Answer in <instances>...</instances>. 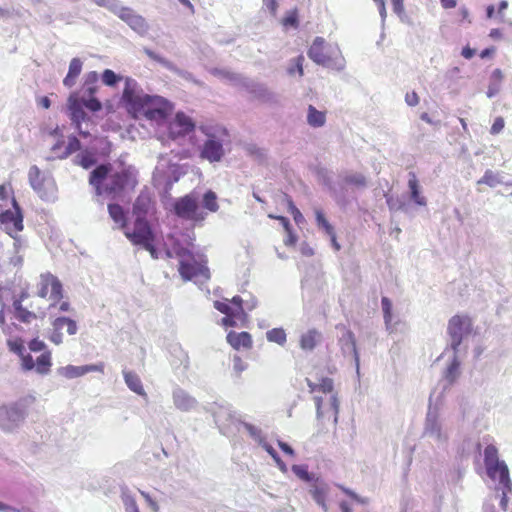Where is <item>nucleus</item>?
I'll use <instances>...</instances> for the list:
<instances>
[{
  "label": "nucleus",
  "instance_id": "obj_13",
  "mask_svg": "<svg viewBox=\"0 0 512 512\" xmlns=\"http://www.w3.org/2000/svg\"><path fill=\"white\" fill-rule=\"evenodd\" d=\"M174 210L180 218L195 222H201L206 217V214L199 209L197 199L191 195L178 199L174 204Z\"/></svg>",
  "mask_w": 512,
  "mask_h": 512
},
{
  "label": "nucleus",
  "instance_id": "obj_38",
  "mask_svg": "<svg viewBox=\"0 0 512 512\" xmlns=\"http://www.w3.org/2000/svg\"><path fill=\"white\" fill-rule=\"evenodd\" d=\"M315 216L318 227L322 228L327 235L335 232L333 226L328 222L324 213L320 209L315 211Z\"/></svg>",
  "mask_w": 512,
  "mask_h": 512
},
{
  "label": "nucleus",
  "instance_id": "obj_6",
  "mask_svg": "<svg viewBox=\"0 0 512 512\" xmlns=\"http://www.w3.org/2000/svg\"><path fill=\"white\" fill-rule=\"evenodd\" d=\"M484 462L487 474L491 479H498L502 486L512 491V482L509 477V470L504 461L498 458V449L490 444L484 450Z\"/></svg>",
  "mask_w": 512,
  "mask_h": 512
},
{
  "label": "nucleus",
  "instance_id": "obj_24",
  "mask_svg": "<svg viewBox=\"0 0 512 512\" xmlns=\"http://www.w3.org/2000/svg\"><path fill=\"white\" fill-rule=\"evenodd\" d=\"M123 377L130 390L140 396H146L140 377L133 371L124 370Z\"/></svg>",
  "mask_w": 512,
  "mask_h": 512
},
{
  "label": "nucleus",
  "instance_id": "obj_23",
  "mask_svg": "<svg viewBox=\"0 0 512 512\" xmlns=\"http://www.w3.org/2000/svg\"><path fill=\"white\" fill-rule=\"evenodd\" d=\"M173 402L174 405L182 411H189L195 405V399L188 395L182 389H177L173 392Z\"/></svg>",
  "mask_w": 512,
  "mask_h": 512
},
{
  "label": "nucleus",
  "instance_id": "obj_35",
  "mask_svg": "<svg viewBox=\"0 0 512 512\" xmlns=\"http://www.w3.org/2000/svg\"><path fill=\"white\" fill-rule=\"evenodd\" d=\"M203 206L209 212L215 213L219 209V205L217 202V195L212 190L207 191L203 195Z\"/></svg>",
  "mask_w": 512,
  "mask_h": 512
},
{
  "label": "nucleus",
  "instance_id": "obj_52",
  "mask_svg": "<svg viewBox=\"0 0 512 512\" xmlns=\"http://www.w3.org/2000/svg\"><path fill=\"white\" fill-rule=\"evenodd\" d=\"M140 493H141L142 497L145 499V501L147 502V504L149 505V507L151 508V510L153 512H159L158 503L155 500H153L147 492L140 491Z\"/></svg>",
  "mask_w": 512,
  "mask_h": 512
},
{
  "label": "nucleus",
  "instance_id": "obj_10",
  "mask_svg": "<svg viewBox=\"0 0 512 512\" xmlns=\"http://www.w3.org/2000/svg\"><path fill=\"white\" fill-rule=\"evenodd\" d=\"M123 232L133 245L140 246L149 240H155L152 228L143 216H137L133 223V227L130 228L127 225Z\"/></svg>",
  "mask_w": 512,
  "mask_h": 512
},
{
  "label": "nucleus",
  "instance_id": "obj_64",
  "mask_svg": "<svg viewBox=\"0 0 512 512\" xmlns=\"http://www.w3.org/2000/svg\"><path fill=\"white\" fill-rule=\"evenodd\" d=\"M278 446L279 448L287 455L289 456H294V450L292 449V447L290 445H288L287 443L283 442V441H278Z\"/></svg>",
  "mask_w": 512,
  "mask_h": 512
},
{
  "label": "nucleus",
  "instance_id": "obj_12",
  "mask_svg": "<svg viewBox=\"0 0 512 512\" xmlns=\"http://www.w3.org/2000/svg\"><path fill=\"white\" fill-rule=\"evenodd\" d=\"M99 75L96 71H90L85 75L82 85L83 104L91 112H98L102 109L101 102L94 96L99 89Z\"/></svg>",
  "mask_w": 512,
  "mask_h": 512
},
{
  "label": "nucleus",
  "instance_id": "obj_46",
  "mask_svg": "<svg viewBox=\"0 0 512 512\" xmlns=\"http://www.w3.org/2000/svg\"><path fill=\"white\" fill-rule=\"evenodd\" d=\"M504 126H505L504 119L502 117H497V118H495V120L490 128V133L492 135H497L503 130Z\"/></svg>",
  "mask_w": 512,
  "mask_h": 512
},
{
  "label": "nucleus",
  "instance_id": "obj_18",
  "mask_svg": "<svg viewBox=\"0 0 512 512\" xmlns=\"http://www.w3.org/2000/svg\"><path fill=\"white\" fill-rule=\"evenodd\" d=\"M227 343L235 350H249L253 346V339L250 333L246 331H229L226 336Z\"/></svg>",
  "mask_w": 512,
  "mask_h": 512
},
{
  "label": "nucleus",
  "instance_id": "obj_43",
  "mask_svg": "<svg viewBox=\"0 0 512 512\" xmlns=\"http://www.w3.org/2000/svg\"><path fill=\"white\" fill-rule=\"evenodd\" d=\"M7 344H8L9 349L12 352L17 353L19 355L23 354L24 343H23L22 339L16 338V339H13V340H8Z\"/></svg>",
  "mask_w": 512,
  "mask_h": 512
},
{
  "label": "nucleus",
  "instance_id": "obj_37",
  "mask_svg": "<svg viewBox=\"0 0 512 512\" xmlns=\"http://www.w3.org/2000/svg\"><path fill=\"white\" fill-rule=\"evenodd\" d=\"M501 183V179L498 173L492 170H486L483 177L477 181L478 185L485 184L489 187H495Z\"/></svg>",
  "mask_w": 512,
  "mask_h": 512
},
{
  "label": "nucleus",
  "instance_id": "obj_28",
  "mask_svg": "<svg viewBox=\"0 0 512 512\" xmlns=\"http://www.w3.org/2000/svg\"><path fill=\"white\" fill-rule=\"evenodd\" d=\"M309 492L315 502L326 510V496L328 492L327 485L316 481L311 486Z\"/></svg>",
  "mask_w": 512,
  "mask_h": 512
},
{
  "label": "nucleus",
  "instance_id": "obj_9",
  "mask_svg": "<svg viewBox=\"0 0 512 512\" xmlns=\"http://www.w3.org/2000/svg\"><path fill=\"white\" fill-rule=\"evenodd\" d=\"M11 202L13 209H7L0 213V224L7 234L15 238L23 230V215L14 196H12Z\"/></svg>",
  "mask_w": 512,
  "mask_h": 512
},
{
  "label": "nucleus",
  "instance_id": "obj_14",
  "mask_svg": "<svg viewBox=\"0 0 512 512\" xmlns=\"http://www.w3.org/2000/svg\"><path fill=\"white\" fill-rule=\"evenodd\" d=\"M67 106L70 120L75 129L78 131L79 135L83 138L90 136L88 131H83L81 129L82 122L88 119L87 114L83 109V107H85L83 104V98H80L76 93H73L68 98Z\"/></svg>",
  "mask_w": 512,
  "mask_h": 512
},
{
  "label": "nucleus",
  "instance_id": "obj_42",
  "mask_svg": "<svg viewBox=\"0 0 512 512\" xmlns=\"http://www.w3.org/2000/svg\"><path fill=\"white\" fill-rule=\"evenodd\" d=\"M381 304L385 323L389 324L392 320V303L387 297H383L381 300Z\"/></svg>",
  "mask_w": 512,
  "mask_h": 512
},
{
  "label": "nucleus",
  "instance_id": "obj_40",
  "mask_svg": "<svg viewBox=\"0 0 512 512\" xmlns=\"http://www.w3.org/2000/svg\"><path fill=\"white\" fill-rule=\"evenodd\" d=\"M304 61H305V58L303 55H299L296 58H294L292 60L291 67L288 68V73L290 75H294L295 72H297L299 74V76L302 77L304 75V69H303Z\"/></svg>",
  "mask_w": 512,
  "mask_h": 512
},
{
  "label": "nucleus",
  "instance_id": "obj_7",
  "mask_svg": "<svg viewBox=\"0 0 512 512\" xmlns=\"http://www.w3.org/2000/svg\"><path fill=\"white\" fill-rule=\"evenodd\" d=\"M37 296L50 301L49 307H55L64 296L63 285L57 276L51 272L40 274L37 283Z\"/></svg>",
  "mask_w": 512,
  "mask_h": 512
},
{
  "label": "nucleus",
  "instance_id": "obj_5",
  "mask_svg": "<svg viewBox=\"0 0 512 512\" xmlns=\"http://www.w3.org/2000/svg\"><path fill=\"white\" fill-rule=\"evenodd\" d=\"M214 308L225 316L221 319V324L224 327H234L241 321L242 325L247 320V314L243 307V299L236 295L231 299L223 298L216 300L213 303Z\"/></svg>",
  "mask_w": 512,
  "mask_h": 512
},
{
  "label": "nucleus",
  "instance_id": "obj_36",
  "mask_svg": "<svg viewBox=\"0 0 512 512\" xmlns=\"http://www.w3.org/2000/svg\"><path fill=\"white\" fill-rule=\"evenodd\" d=\"M281 24L283 27L288 28H298L299 27V15L298 10L292 9L290 11H287L285 16L281 20Z\"/></svg>",
  "mask_w": 512,
  "mask_h": 512
},
{
  "label": "nucleus",
  "instance_id": "obj_55",
  "mask_svg": "<svg viewBox=\"0 0 512 512\" xmlns=\"http://www.w3.org/2000/svg\"><path fill=\"white\" fill-rule=\"evenodd\" d=\"M145 250H147L151 257L154 259L158 258L157 249L154 245V240H149L141 245Z\"/></svg>",
  "mask_w": 512,
  "mask_h": 512
},
{
  "label": "nucleus",
  "instance_id": "obj_25",
  "mask_svg": "<svg viewBox=\"0 0 512 512\" xmlns=\"http://www.w3.org/2000/svg\"><path fill=\"white\" fill-rule=\"evenodd\" d=\"M82 65V61L79 58H73L70 61L68 73L63 80V84L66 87L70 88L75 84L77 77L82 71Z\"/></svg>",
  "mask_w": 512,
  "mask_h": 512
},
{
  "label": "nucleus",
  "instance_id": "obj_41",
  "mask_svg": "<svg viewBox=\"0 0 512 512\" xmlns=\"http://www.w3.org/2000/svg\"><path fill=\"white\" fill-rule=\"evenodd\" d=\"M345 183L364 187L366 185V178L362 174H351L344 178Z\"/></svg>",
  "mask_w": 512,
  "mask_h": 512
},
{
  "label": "nucleus",
  "instance_id": "obj_44",
  "mask_svg": "<svg viewBox=\"0 0 512 512\" xmlns=\"http://www.w3.org/2000/svg\"><path fill=\"white\" fill-rule=\"evenodd\" d=\"M292 470L295 473V475L297 477H299L300 479H302L304 481H311L312 480V476L310 475V473L308 472L306 467L299 466V465H294L292 467Z\"/></svg>",
  "mask_w": 512,
  "mask_h": 512
},
{
  "label": "nucleus",
  "instance_id": "obj_26",
  "mask_svg": "<svg viewBox=\"0 0 512 512\" xmlns=\"http://www.w3.org/2000/svg\"><path fill=\"white\" fill-rule=\"evenodd\" d=\"M306 383L309 387L310 393L321 392L323 394H328L332 393L334 389L333 380L328 377L321 378L319 383H315L309 378H306Z\"/></svg>",
  "mask_w": 512,
  "mask_h": 512
},
{
  "label": "nucleus",
  "instance_id": "obj_2",
  "mask_svg": "<svg viewBox=\"0 0 512 512\" xmlns=\"http://www.w3.org/2000/svg\"><path fill=\"white\" fill-rule=\"evenodd\" d=\"M89 183L95 188L97 195L117 196L125 189H134L138 181L130 168L112 172L111 164H101L90 173Z\"/></svg>",
  "mask_w": 512,
  "mask_h": 512
},
{
  "label": "nucleus",
  "instance_id": "obj_57",
  "mask_svg": "<svg viewBox=\"0 0 512 512\" xmlns=\"http://www.w3.org/2000/svg\"><path fill=\"white\" fill-rule=\"evenodd\" d=\"M263 4L273 16L276 15L278 9L277 0H263Z\"/></svg>",
  "mask_w": 512,
  "mask_h": 512
},
{
  "label": "nucleus",
  "instance_id": "obj_63",
  "mask_svg": "<svg viewBox=\"0 0 512 512\" xmlns=\"http://www.w3.org/2000/svg\"><path fill=\"white\" fill-rule=\"evenodd\" d=\"M500 91V85L498 84H495V82H492L489 86H488V89H487V96L489 98H492L494 97L495 95H497Z\"/></svg>",
  "mask_w": 512,
  "mask_h": 512
},
{
  "label": "nucleus",
  "instance_id": "obj_62",
  "mask_svg": "<svg viewBox=\"0 0 512 512\" xmlns=\"http://www.w3.org/2000/svg\"><path fill=\"white\" fill-rule=\"evenodd\" d=\"M491 80H492V82H495V84H498V85L501 84V82L503 80V73H502V71L499 68L495 69L492 72Z\"/></svg>",
  "mask_w": 512,
  "mask_h": 512
},
{
  "label": "nucleus",
  "instance_id": "obj_49",
  "mask_svg": "<svg viewBox=\"0 0 512 512\" xmlns=\"http://www.w3.org/2000/svg\"><path fill=\"white\" fill-rule=\"evenodd\" d=\"M126 512H140L138 505L133 497H126L124 500Z\"/></svg>",
  "mask_w": 512,
  "mask_h": 512
},
{
  "label": "nucleus",
  "instance_id": "obj_53",
  "mask_svg": "<svg viewBox=\"0 0 512 512\" xmlns=\"http://www.w3.org/2000/svg\"><path fill=\"white\" fill-rule=\"evenodd\" d=\"M391 4L393 7V11L399 15L402 16L405 13V7H404V0H391Z\"/></svg>",
  "mask_w": 512,
  "mask_h": 512
},
{
  "label": "nucleus",
  "instance_id": "obj_22",
  "mask_svg": "<svg viewBox=\"0 0 512 512\" xmlns=\"http://www.w3.org/2000/svg\"><path fill=\"white\" fill-rule=\"evenodd\" d=\"M408 176V187L410 190L411 200L419 206H425L427 204V200L423 195H421L420 185L416 173L409 172Z\"/></svg>",
  "mask_w": 512,
  "mask_h": 512
},
{
  "label": "nucleus",
  "instance_id": "obj_29",
  "mask_svg": "<svg viewBox=\"0 0 512 512\" xmlns=\"http://www.w3.org/2000/svg\"><path fill=\"white\" fill-rule=\"evenodd\" d=\"M13 309L15 318L22 323H31L37 318L34 311H30L23 307L19 301H13Z\"/></svg>",
  "mask_w": 512,
  "mask_h": 512
},
{
  "label": "nucleus",
  "instance_id": "obj_54",
  "mask_svg": "<svg viewBox=\"0 0 512 512\" xmlns=\"http://www.w3.org/2000/svg\"><path fill=\"white\" fill-rule=\"evenodd\" d=\"M405 101L409 106H416L419 103V96L415 91L407 92L405 95Z\"/></svg>",
  "mask_w": 512,
  "mask_h": 512
},
{
  "label": "nucleus",
  "instance_id": "obj_50",
  "mask_svg": "<svg viewBox=\"0 0 512 512\" xmlns=\"http://www.w3.org/2000/svg\"><path fill=\"white\" fill-rule=\"evenodd\" d=\"M22 367L26 371H30L35 368V361L29 354L22 356Z\"/></svg>",
  "mask_w": 512,
  "mask_h": 512
},
{
  "label": "nucleus",
  "instance_id": "obj_8",
  "mask_svg": "<svg viewBox=\"0 0 512 512\" xmlns=\"http://www.w3.org/2000/svg\"><path fill=\"white\" fill-rule=\"evenodd\" d=\"M28 178L31 187L41 199L50 200L55 197L57 186L54 179L42 173L36 165L30 167Z\"/></svg>",
  "mask_w": 512,
  "mask_h": 512
},
{
  "label": "nucleus",
  "instance_id": "obj_51",
  "mask_svg": "<svg viewBox=\"0 0 512 512\" xmlns=\"http://www.w3.org/2000/svg\"><path fill=\"white\" fill-rule=\"evenodd\" d=\"M46 347L45 343L42 340H39L37 338L32 339L29 342V349L33 352H38L44 350Z\"/></svg>",
  "mask_w": 512,
  "mask_h": 512
},
{
  "label": "nucleus",
  "instance_id": "obj_31",
  "mask_svg": "<svg viewBox=\"0 0 512 512\" xmlns=\"http://www.w3.org/2000/svg\"><path fill=\"white\" fill-rule=\"evenodd\" d=\"M52 366L51 362V352L45 351L39 357H37L35 362V369L40 374H47L50 371Z\"/></svg>",
  "mask_w": 512,
  "mask_h": 512
},
{
  "label": "nucleus",
  "instance_id": "obj_56",
  "mask_svg": "<svg viewBox=\"0 0 512 512\" xmlns=\"http://www.w3.org/2000/svg\"><path fill=\"white\" fill-rule=\"evenodd\" d=\"M12 193V188L10 184H1L0 185V200H7Z\"/></svg>",
  "mask_w": 512,
  "mask_h": 512
},
{
  "label": "nucleus",
  "instance_id": "obj_33",
  "mask_svg": "<svg viewBox=\"0 0 512 512\" xmlns=\"http://www.w3.org/2000/svg\"><path fill=\"white\" fill-rule=\"evenodd\" d=\"M75 162L84 169H89L96 163V158L93 152L84 150L76 156Z\"/></svg>",
  "mask_w": 512,
  "mask_h": 512
},
{
  "label": "nucleus",
  "instance_id": "obj_27",
  "mask_svg": "<svg viewBox=\"0 0 512 512\" xmlns=\"http://www.w3.org/2000/svg\"><path fill=\"white\" fill-rule=\"evenodd\" d=\"M307 123L313 128L322 127L326 123V111H319L313 105L307 109Z\"/></svg>",
  "mask_w": 512,
  "mask_h": 512
},
{
  "label": "nucleus",
  "instance_id": "obj_30",
  "mask_svg": "<svg viewBox=\"0 0 512 512\" xmlns=\"http://www.w3.org/2000/svg\"><path fill=\"white\" fill-rule=\"evenodd\" d=\"M108 212L112 220L119 225V228L124 230L127 226L124 209L119 204H109Z\"/></svg>",
  "mask_w": 512,
  "mask_h": 512
},
{
  "label": "nucleus",
  "instance_id": "obj_20",
  "mask_svg": "<svg viewBox=\"0 0 512 512\" xmlns=\"http://www.w3.org/2000/svg\"><path fill=\"white\" fill-rule=\"evenodd\" d=\"M201 157L210 162H218L224 155V150L221 142L215 139H208L201 150Z\"/></svg>",
  "mask_w": 512,
  "mask_h": 512
},
{
  "label": "nucleus",
  "instance_id": "obj_11",
  "mask_svg": "<svg viewBox=\"0 0 512 512\" xmlns=\"http://www.w3.org/2000/svg\"><path fill=\"white\" fill-rule=\"evenodd\" d=\"M472 329V321L467 315H455L448 322V334L451 337V347L454 351L462 343L463 336L469 334Z\"/></svg>",
  "mask_w": 512,
  "mask_h": 512
},
{
  "label": "nucleus",
  "instance_id": "obj_19",
  "mask_svg": "<svg viewBox=\"0 0 512 512\" xmlns=\"http://www.w3.org/2000/svg\"><path fill=\"white\" fill-rule=\"evenodd\" d=\"M90 372H104V364H92V365H83V366H74L67 365L63 368L62 374L68 379L81 377Z\"/></svg>",
  "mask_w": 512,
  "mask_h": 512
},
{
  "label": "nucleus",
  "instance_id": "obj_17",
  "mask_svg": "<svg viewBox=\"0 0 512 512\" xmlns=\"http://www.w3.org/2000/svg\"><path fill=\"white\" fill-rule=\"evenodd\" d=\"M114 13L123 21H125L133 30L144 33L148 26L145 19L134 13L131 8L121 7L114 10Z\"/></svg>",
  "mask_w": 512,
  "mask_h": 512
},
{
  "label": "nucleus",
  "instance_id": "obj_32",
  "mask_svg": "<svg viewBox=\"0 0 512 512\" xmlns=\"http://www.w3.org/2000/svg\"><path fill=\"white\" fill-rule=\"evenodd\" d=\"M80 149H81V143H80L79 139L76 136L71 135L68 137V143L65 146L64 150H61V152L58 154V158L66 159L71 154L79 151Z\"/></svg>",
  "mask_w": 512,
  "mask_h": 512
},
{
  "label": "nucleus",
  "instance_id": "obj_3",
  "mask_svg": "<svg viewBox=\"0 0 512 512\" xmlns=\"http://www.w3.org/2000/svg\"><path fill=\"white\" fill-rule=\"evenodd\" d=\"M168 257L173 255L179 259L178 271L184 281H190L196 277L205 280L210 278V271L205 260H197L194 253L183 247L179 241L172 245V250L167 251Z\"/></svg>",
  "mask_w": 512,
  "mask_h": 512
},
{
  "label": "nucleus",
  "instance_id": "obj_21",
  "mask_svg": "<svg viewBox=\"0 0 512 512\" xmlns=\"http://www.w3.org/2000/svg\"><path fill=\"white\" fill-rule=\"evenodd\" d=\"M322 335L317 329L307 330L300 336L299 346L304 351H312L321 341Z\"/></svg>",
  "mask_w": 512,
  "mask_h": 512
},
{
  "label": "nucleus",
  "instance_id": "obj_61",
  "mask_svg": "<svg viewBox=\"0 0 512 512\" xmlns=\"http://www.w3.org/2000/svg\"><path fill=\"white\" fill-rule=\"evenodd\" d=\"M269 217H271L273 219H277L278 221H280V223L283 226L285 231L290 230L292 228L288 218H286L284 216L269 215Z\"/></svg>",
  "mask_w": 512,
  "mask_h": 512
},
{
  "label": "nucleus",
  "instance_id": "obj_58",
  "mask_svg": "<svg viewBox=\"0 0 512 512\" xmlns=\"http://www.w3.org/2000/svg\"><path fill=\"white\" fill-rule=\"evenodd\" d=\"M373 1L376 4V6H377V8L379 10L381 18L383 20H385V18L387 16L386 1L385 0H373Z\"/></svg>",
  "mask_w": 512,
  "mask_h": 512
},
{
  "label": "nucleus",
  "instance_id": "obj_4",
  "mask_svg": "<svg viewBox=\"0 0 512 512\" xmlns=\"http://www.w3.org/2000/svg\"><path fill=\"white\" fill-rule=\"evenodd\" d=\"M308 57L318 65L341 70L344 67V58L338 46L326 43L322 37H316L308 49Z\"/></svg>",
  "mask_w": 512,
  "mask_h": 512
},
{
  "label": "nucleus",
  "instance_id": "obj_16",
  "mask_svg": "<svg viewBox=\"0 0 512 512\" xmlns=\"http://www.w3.org/2000/svg\"><path fill=\"white\" fill-rule=\"evenodd\" d=\"M53 332L51 333L49 339L56 345H59L63 341V336L61 330L66 327L67 333L69 335H74L77 333V324L74 320L67 317H58L52 322Z\"/></svg>",
  "mask_w": 512,
  "mask_h": 512
},
{
  "label": "nucleus",
  "instance_id": "obj_34",
  "mask_svg": "<svg viewBox=\"0 0 512 512\" xmlns=\"http://www.w3.org/2000/svg\"><path fill=\"white\" fill-rule=\"evenodd\" d=\"M267 340L279 345H284L287 340L286 332L283 328H273L266 333Z\"/></svg>",
  "mask_w": 512,
  "mask_h": 512
},
{
  "label": "nucleus",
  "instance_id": "obj_15",
  "mask_svg": "<svg viewBox=\"0 0 512 512\" xmlns=\"http://www.w3.org/2000/svg\"><path fill=\"white\" fill-rule=\"evenodd\" d=\"M195 129V124L192 119L184 114L178 112L173 121L168 125L169 137L173 140L183 137Z\"/></svg>",
  "mask_w": 512,
  "mask_h": 512
},
{
  "label": "nucleus",
  "instance_id": "obj_45",
  "mask_svg": "<svg viewBox=\"0 0 512 512\" xmlns=\"http://www.w3.org/2000/svg\"><path fill=\"white\" fill-rule=\"evenodd\" d=\"M459 362L455 359L448 367L446 378L450 382H454L458 376Z\"/></svg>",
  "mask_w": 512,
  "mask_h": 512
},
{
  "label": "nucleus",
  "instance_id": "obj_39",
  "mask_svg": "<svg viewBox=\"0 0 512 512\" xmlns=\"http://www.w3.org/2000/svg\"><path fill=\"white\" fill-rule=\"evenodd\" d=\"M121 79L122 77L111 69H105L102 74L103 83L110 87L115 86Z\"/></svg>",
  "mask_w": 512,
  "mask_h": 512
},
{
  "label": "nucleus",
  "instance_id": "obj_48",
  "mask_svg": "<svg viewBox=\"0 0 512 512\" xmlns=\"http://www.w3.org/2000/svg\"><path fill=\"white\" fill-rule=\"evenodd\" d=\"M247 365L244 363L240 356H234L233 358V369L237 375H240L245 369Z\"/></svg>",
  "mask_w": 512,
  "mask_h": 512
},
{
  "label": "nucleus",
  "instance_id": "obj_47",
  "mask_svg": "<svg viewBox=\"0 0 512 512\" xmlns=\"http://www.w3.org/2000/svg\"><path fill=\"white\" fill-rule=\"evenodd\" d=\"M288 208H289V211L291 212L295 222L296 223L301 222L303 219V216H302L301 212L299 211V209L295 206V204L293 203L291 198L288 199Z\"/></svg>",
  "mask_w": 512,
  "mask_h": 512
},
{
  "label": "nucleus",
  "instance_id": "obj_59",
  "mask_svg": "<svg viewBox=\"0 0 512 512\" xmlns=\"http://www.w3.org/2000/svg\"><path fill=\"white\" fill-rule=\"evenodd\" d=\"M286 233H287V237H286V239L284 240L285 245H287V246H293V245H295V244H296V242H297V237H296V235L293 233L292 228H291L290 230H287V231H286Z\"/></svg>",
  "mask_w": 512,
  "mask_h": 512
},
{
  "label": "nucleus",
  "instance_id": "obj_1",
  "mask_svg": "<svg viewBox=\"0 0 512 512\" xmlns=\"http://www.w3.org/2000/svg\"><path fill=\"white\" fill-rule=\"evenodd\" d=\"M121 103L133 119L144 118L157 126L164 124L174 110L170 101L144 93L137 81L130 77L125 78Z\"/></svg>",
  "mask_w": 512,
  "mask_h": 512
},
{
  "label": "nucleus",
  "instance_id": "obj_60",
  "mask_svg": "<svg viewBox=\"0 0 512 512\" xmlns=\"http://www.w3.org/2000/svg\"><path fill=\"white\" fill-rule=\"evenodd\" d=\"M64 140L59 139L52 147L51 151L55 155V157L58 158V154L61 152V150H64Z\"/></svg>",
  "mask_w": 512,
  "mask_h": 512
}]
</instances>
